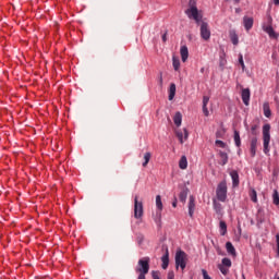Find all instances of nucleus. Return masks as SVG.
<instances>
[{"label": "nucleus", "mask_w": 279, "mask_h": 279, "mask_svg": "<svg viewBox=\"0 0 279 279\" xmlns=\"http://www.w3.org/2000/svg\"><path fill=\"white\" fill-rule=\"evenodd\" d=\"M185 14L196 23L202 21V13H199V10L197 9V0L189 1V9L185 11Z\"/></svg>", "instance_id": "f257e3e1"}, {"label": "nucleus", "mask_w": 279, "mask_h": 279, "mask_svg": "<svg viewBox=\"0 0 279 279\" xmlns=\"http://www.w3.org/2000/svg\"><path fill=\"white\" fill-rule=\"evenodd\" d=\"M271 125L270 124H264L263 126V142H264V154L266 156H269V143H271Z\"/></svg>", "instance_id": "f03ea898"}, {"label": "nucleus", "mask_w": 279, "mask_h": 279, "mask_svg": "<svg viewBox=\"0 0 279 279\" xmlns=\"http://www.w3.org/2000/svg\"><path fill=\"white\" fill-rule=\"evenodd\" d=\"M174 260L177 269L180 267V269L184 271L186 269V263L189 262V255H186L182 250L177 251Z\"/></svg>", "instance_id": "7ed1b4c3"}, {"label": "nucleus", "mask_w": 279, "mask_h": 279, "mask_svg": "<svg viewBox=\"0 0 279 279\" xmlns=\"http://www.w3.org/2000/svg\"><path fill=\"white\" fill-rule=\"evenodd\" d=\"M216 197L219 202H226L228 199V184L222 181L218 184L216 190Z\"/></svg>", "instance_id": "20e7f679"}, {"label": "nucleus", "mask_w": 279, "mask_h": 279, "mask_svg": "<svg viewBox=\"0 0 279 279\" xmlns=\"http://www.w3.org/2000/svg\"><path fill=\"white\" fill-rule=\"evenodd\" d=\"M149 263H150L149 257L141 258L135 268L136 274H149Z\"/></svg>", "instance_id": "39448f33"}, {"label": "nucleus", "mask_w": 279, "mask_h": 279, "mask_svg": "<svg viewBox=\"0 0 279 279\" xmlns=\"http://www.w3.org/2000/svg\"><path fill=\"white\" fill-rule=\"evenodd\" d=\"M175 136L179 141V143H181V145H184V143H186V141H189V130L187 129H177L174 131Z\"/></svg>", "instance_id": "423d86ee"}, {"label": "nucleus", "mask_w": 279, "mask_h": 279, "mask_svg": "<svg viewBox=\"0 0 279 279\" xmlns=\"http://www.w3.org/2000/svg\"><path fill=\"white\" fill-rule=\"evenodd\" d=\"M156 206H157V214L156 217L154 218V221H156V223H158V226H160V220L162 217V197L160 195L156 196Z\"/></svg>", "instance_id": "0eeeda50"}, {"label": "nucleus", "mask_w": 279, "mask_h": 279, "mask_svg": "<svg viewBox=\"0 0 279 279\" xmlns=\"http://www.w3.org/2000/svg\"><path fill=\"white\" fill-rule=\"evenodd\" d=\"M272 20L271 16H268L267 23L263 24V31L268 34L270 38H277L276 32L274 31V26H271Z\"/></svg>", "instance_id": "6e6552de"}, {"label": "nucleus", "mask_w": 279, "mask_h": 279, "mask_svg": "<svg viewBox=\"0 0 279 279\" xmlns=\"http://www.w3.org/2000/svg\"><path fill=\"white\" fill-rule=\"evenodd\" d=\"M143 202H138V196L134 198V217L135 219H142L143 217Z\"/></svg>", "instance_id": "1a4fd4ad"}, {"label": "nucleus", "mask_w": 279, "mask_h": 279, "mask_svg": "<svg viewBox=\"0 0 279 279\" xmlns=\"http://www.w3.org/2000/svg\"><path fill=\"white\" fill-rule=\"evenodd\" d=\"M201 37L203 40H210V28H208V23L206 22L201 25Z\"/></svg>", "instance_id": "9d476101"}, {"label": "nucleus", "mask_w": 279, "mask_h": 279, "mask_svg": "<svg viewBox=\"0 0 279 279\" xmlns=\"http://www.w3.org/2000/svg\"><path fill=\"white\" fill-rule=\"evenodd\" d=\"M250 88H243L241 93L242 101L244 106H250V97H251Z\"/></svg>", "instance_id": "9b49d317"}, {"label": "nucleus", "mask_w": 279, "mask_h": 279, "mask_svg": "<svg viewBox=\"0 0 279 279\" xmlns=\"http://www.w3.org/2000/svg\"><path fill=\"white\" fill-rule=\"evenodd\" d=\"M243 25H244V28L246 29V32H250V29H252V27H254V17L244 16Z\"/></svg>", "instance_id": "f8f14e48"}, {"label": "nucleus", "mask_w": 279, "mask_h": 279, "mask_svg": "<svg viewBox=\"0 0 279 279\" xmlns=\"http://www.w3.org/2000/svg\"><path fill=\"white\" fill-rule=\"evenodd\" d=\"M230 175L232 179V186H233V189H236V186H239V184H240L239 172H236V170H233L230 172Z\"/></svg>", "instance_id": "ddd939ff"}, {"label": "nucleus", "mask_w": 279, "mask_h": 279, "mask_svg": "<svg viewBox=\"0 0 279 279\" xmlns=\"http://www.w3.org/2000/svg\"><path fill=\"white\" fill-rule=\"evenodd\" d=\"M180 56H181L182 62H186V60H189V47L181 46Z\"/></svg>", "instance_id": "4468645a"}, {"label": "nucleus", "mask_w": 279, "mask_h": 279, "mask_svg": "<svg viewBox=\"0 0 279 279\" xmlns=\"http://www.w3.org/2000/svg\"><path fill=\"white\" fill-rule=\"evenodd\" d=\"M256 147H258V140L256 137L251 140V157L254 158L256 156Z\"/></svg>", "instance_id": "2eb2a0df"}, {"label": "nucleus", "mask_w": 279, "mask_h": 279, "mask_svg": "<svg viewBox=\"0 0 279 279\" xmlns=\"http://www.w3.org/2000/svg\"><path fill=\"white\" fill-rule=\"evenodd\" d=\"M226 250L230 256H233L235 258L236 256V248H234V245H232V242L226 243Z\"/></svg>", "instance_id": "dca6fc26"}, {"label": "nucleus", "mask_w": 279, "mask_h": 279, "mask_svg": "<svg viewBox=\"0 0 279 279\" xmlns=\"http://www.w3.org/2000/svg\"><path fill=\"white\" fill-rule=\"evenodd\" d=\"M194 214H195V197L190 196L189 215H190V217H193Z\"/></svg>", "instance_id": "f3484780"}, {"label": "nucleus", "mask_w": 279, "mask_h": 279, "mask_svg": "<svg viewBox=\"0 0 279 279\" xmlns=\"http://www.w3.org/2000/svg\"><path fill=\"white\" fill-rule=\"evenodd\" d=\"M173 123L177 128H180V125H182V113L180 111H177L174 113Z\"/></svg>", "instance_id": "a211bd4d"}, {"label": "nucleus", "mask_w": 279, "mask_h": 279, "mask_svg": "<svg viewBox=\"0 0 279 279\" xmlns=\"http://www.w3.org/2000/svg\"><path fill=\"white\" fill-rule=\"evenodd\" d=\"M229 37L232 45H235V46L239 45V35L236 34V31H230Z\"/></svg>", "instance_id": "6ab92c4d"}, {"label": "nucleus", "mask_w": 279, "mask_h": 279, "mask_svg": "<svg viewBox=\"0 0 279 279\" xmlns=\"http://www.w3.org/2000/svg\"><path fill=\"white\" fill-rule=\"evenodd\" d=\"M189 167V160L186 159V156H182L181 159L179 160V169H187Z\"/></svg>", "instance_id": "aec40b11"}, {"label": "nucleus", "mask_w": 279, "mask_h": 279, "mask_svg": "<svg viewBox=\"0 0 279 279\" xmlns=\"http://www.w3.org/2000/svg\"><path fill=\"white\" fill-rule=\"evenodd\" d=\"M248 195L254 204H258V194L256 193L255 189H251Z\"/></svg>", "instance_id": "412c9836"}, {"label": "nucleus", "mask_w": 279, "mask_h": 279, "mask_svg": "<svg viewBox=\"0 0 279 279\" xmlns=\"http://www.w3.org/2000/svg\"><path fill=\"white\" fill-rule=\"evenodd\" d=\"M161 262L162 269H167V267H169V251H167L166 254L161 257Z\"/></svg>", "instance_id": "4be33fe9"}, {"label": "nucleus", "mask_w": 279, "mask_h": 279, "mask_svg": "<svg viewBox=\"0 0 279 279\" xmlns=\"http://www.w3.org/2000/svg\"><path fill=\"white\" fill-rule=\"evenodd\" d=\"M263 110H264V117L269 119V117H271V109L269 107V102H264Z\"/></svg>", "instance_id": "5701e85b"}, {"label": "nucleus", "mask_w": 279, "mask_h": 279, "mask_svg": "<svg viewBox=\"0 0 279 279\" xmlns=\"http://www.w3.org/2000/svg\"><path fill=\"white\" fill-rule=\"evenodd\" d=\"M219 228L221 236H226V234L228 233V225H226V221L221 220L219 223Z\"/></svg>", "instance_id": "b1692460"}, {"label": "nucleus", "mask_w": 279, "mask_h": 279, "mask_svg": "<svg viewBox=\"0 0 279 279\" xmlns=\"http://www.w3.org/2000/svg\"><path fill=\"white\" fill-rule=\"evenodd\" d=\"M175 97V83H172L169 88V101H173V98Z\"/></svg>", "instance_id": "393cba45"}, {"label": "nucleus", "mask_w": 279, "mask_h": 279, "mask_svg": "<svg viewBox=\"0 0 279 279\" xmlns=\"http://www.w3.org/2000/svg\"><path fill=\"white\" fill-rule=\"evenodd\" d=\"M172 66L174 71H180V58L172 57Z\"/></svg>", "instance_id": "a878e982"}, {"label": "nucleus", "mask_w": 279, "mask_h": 279, "mask_svg": "<svg viewBox=\"0 0 279 279\" xmlns=\"http://www.w3.org/2000/svg\"><path fill=\"white\" fill-rule=\"evenodd\" d=\"M219 156L221 159L220 165L222 166L228 165V153L220 151Z\"/></svg>", "instance_id": "bb28decb"}, {"label": "nucleus", "mask_w": 279, "mask_h": 279, "mask_svg": "<svg viewBox=\"0 0 279 279\" xmlns=\"http://www.w3.org/2000/svg\"><path fill=\"white\" fill-rule=\"evenodd\" d=\"M220 265L222 267H227L228 269H230V267H232V260H230V258H228V257H225V258H222Z\"/></svg>", "instance_id": "cd10ccee"}, {"label": "nucleus", "mask_w": 279, "mask_h": 279, "mask_svg": "<svg viewBox=\"0 0 279 279\" xmlns=\"http://www.w3.org/2000/svg\"><path fill=\"white\" fill-rule=\"evenodd\" d=\"M150 160H151V153H145L144 154V162L142 163V166L147 167V165H149Z\"/></svg>", "instance_id": "c85d7f7f"}, {"label": "nucleus", "mask_w": 279, "mask_h": 279, "mask_svg": "<svg viewBox=\"0 0 279 279\" xmlns=\"http://www.w3.org/2000/svg\"><path fill=\"white\" fill-rule=\"evenodd\" d=\"M234 143L236 145V147H241V135L239 133V131H234Z\"/></svg>", "instance_id": "c756f323"}, {"label": "nucleus", "mask_w": 279, "mask_h": 279, "mask_svg": "<svg viewBox=\"0 0 279 279\" xmlns=\"http://www.w3.org/2000/svg\"><path fill=\"white\" fill-rule=\"evenodd\" d=\"M272 204H275V206H279V193H278V190H274V193H272Z\"/></svg>", "instance_id": "7c9ffc66"}, {"label": "nucleus", "mask_w": 279, "mask_h": 279, "mask_svg": "<svg viewBox=\"0 0 279 279\" xmlns=\"http://www.w3.org/2000/svg\"><path fill=\"white\" fill-rule=\"evenodd\" d=\"M218 269L222 276H228V274H230V268L221 266V264L218 265Z\"/></svg>", "instance_id": "2f4dec72"}, {"label": "nucleus", "mask_w": 279, "mask_h": 279, "mask_svg": "<svg viewBox=\"0 0 279 279\" xmlns=\"http://www.w3.org/2000/svg\"><path fill=\"white\" fill-rule=\"evenodd\" d=\"M216 146L220 147L221 149H226V143L221 140L216 141Z\"/></svg>", "instance_id": "473e14b6"}, {"label": "nucleus", "mask_w": 279, "mask_h": 279, "mask_svg": "<svg viewBox=\"0 0 279 279\" xmlns=\"http://www.w3.org/2000/svg\"><path fill=\"white\" fill-rule=\"evenodd\" d=\"M214 209L216 213H221V204L214 202Z\"/></svg>", "instance_id": "72a5a7b5"}, {"label": "nucleus", "mask_w": 279, "mask_h": 279, "mask_svg": "<svg viewBox=\"0 0 279 279\" xmlns=\"http://www.w3.org/2000/svg\"><path fill=\"white\" fill-rule=\"evenodd\" d=\"M239 62H240V64H241L243 71H244V70H245V62L243 61V54H240V56H239Z\"/></svg>", "instance_id": "f704fd0d"}, {"label": "nucleus", "mask_w": 279, "mask_h": 279, "mask_svg": "<svg viewBox=\"0 0 279 279\" xmlns=\"http://www.w3.org/2000/svg\"><path fill=\"white\" fill-rule=\"evenodd\" d=\"M208 101H210V97L204 96L203 97V106H208Z\"/></svg>", "instance_id": "c9c22d12"}, {"label": "nucleus", "mask_w": 279, "mask_h": 279, "mask_svg": "<svg viewBox=\"0 0 279 279\" xmlns=\"http://www.w3.org/2000/svg\"><path fill=\"white\" fill-rule=\"evenodd\" d=\"M203 114H205V117H208L210 114V112L208 111V106H203Z\"/></svg>", "instance_id": "e433bc0d"}, {"label": "nucleus", "mask_w": 279, "mask_h": 279, "mask_svg": "<svg viewBox=\"0 0 279 279\" xmlns=\"http://www.w3.org/2000/svg\"><path fill=\"white\" fill-rule=\"evenodd\" d=\"M276 243H277V256L279 257V233L276 235Z\"/></svg>", "instance_id": "4c0bfd02"}, {"label": "nucleus", "mask_w": 279, "mask_h": 279, "mask_svg": "<svg viewBox=\"0 0 279 279\" xmlns=\"http://www.w3.org/2000/svg\"><path fill=\"white\" fill-rule=\"evenodd\" d=\"M138 277L137 279H145V276H147L148 272H137Z\"/></svg>", "instance_id": "58836bf2"}, {"label": "nucleus", "mask_w": 279, "mask_h": 279, "mask_svg": "<svg viewBox=\"0 0 279 279\" xmlns=\"http://www.w3.org/2000/svg\"><path fill=\"white\" fill-rule=\"evenodd\" d=\"M153 278L154 279H160V276L158 275V272L153 271Z\"/></svg>", "instance_id": "ea45409f"}, {"label": "nucleus", "mask_w": 279, "mask_h": 279, "mask_svg": "<svg viewBox=\"0 0 279 279\" xmlns=\"http://www.w3.org/2000/svg\"><path fill=\"white\" fill-rule=\"evenodd\" d=\"M174 278H175V275H173V272L168 274V279H174Z\"/></svg>", "instance_id": "a19ab883"}, {"label": "nucleus", "mask_w": 279, "mask_h": 279, "mask_svg": "<svg viewBox=\"0 0 279 279\" xmlns=\"http://www.w3.org/2000/svg\"><path fill=\"white\" fill-rule=\"evenodd\" d=\"M172 206H173V208H177V207H178V202L174 201V202L172 203Z\"/></svg>", "instance_id": "79ce46f5"}, {"label": "nucleus", "mask_w": 279, "mask_h": 279, "mask_svg": "<svg viewBox=\"0 0 279 279\" xmlns=\"http://www.w3.org/2000/svg\"><path fill=\"white\" fill-rule=\"evenodd\" d=\"M275 5H279V0H274Z\"/></svg>", "instance_id": "37998d69"}, {"label": "nucleus", "mask_w": 279, "mask_h": 279, "mask_svg": "<svg viewBox=\"0 0 279 279\" xmlns=\"http://www.w3.org/2000/svg\"><path fill=\"white\" fill-rule=\"evenodd\" d=\"M252 132L256 131V125L251 128Z\"/></svg>", "instance_id": "c03bdc74"}, {"label": "nucleus", "mask_w": 279, "mask_h": 279, "mask_svg": "<svg viewBox=\"0 0 279 279\" xmlns=\"http://www.w3.org/2000/svg\"><path fill=\"white\" fill-rule=\"evenodd\" d=\"M239 1H241V0H235V3H239Z\"/></svg>", "instance_id": "a18cd8bd"}, {"label": "nucleus", "mask_w": 279, "mask_h": 279, "mask_svg": "<svg viewBox=\"0 0 279 279\" xmlns=\"http://www.w3.org/2000/svg\"><path fill=\"white\" fill-rule=\"evenodd\" d=\"M202 73H204V68L201 70Z\"/></svg>", "instance_id": "49530a36"}, {"label": "nucleus", "mask_w": 279, "mask_h": 279, "mask_svg": "<svg viewBox=\"0 0 279 279\" xmlns=\"http://www.w3.org/2000/svg\"><path fill=\"white\" fill-rule=\"evenodd\" d=\"M277 279H279V277Z\"/></svg>", "instance_id": "de8ad7c7"}]
</instances>
